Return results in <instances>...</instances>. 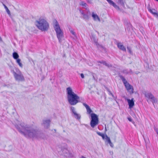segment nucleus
Masks as SVG:
<instances>
[{
    "mask_svg": "<svg viewBox=\"0 0 158 158\" xmlns=\"http://www.w3.org/2000/svg\"><path fill=\"white\" fill-rule=\"evenodd\" d=\"M155 130L157 134L158 135V129L157 128H155Z\"/></svg>",
    "mask_w": 158,
    "mask_h": 158,
    "instance_id": "58836bf2",
    "label": "nucleus"
},
{
    "mask_svg": "<svg viewBox=\"0 0 158 158\" xmlns=\"http://www.w3.org/2000/svg\"><path fill=\"white\" fill-rule=\"evenodd\" d=\"M53 26L56 32L57 37L59 42L61 43L62 41V39L64 37L63 30L61 29L59 24L56 20H55V21L53 23Z\"/></svg>",
    "mask_w": 158,
    "mask_h": 158,
    "instance_id": "20e7f679",
    "label": "nucleus"
},
{
    "mask_svg": "<svg viewBox=\"0 0 158 158\" xmlns=\"http://www.w3.org/2000/svg\"><path fill=\"white\" fill-rule=\"evenodd\" d=\"M97 134H98L100 136H101L103 134L102 133H101L99 132H97Z\"/></svg>",
    "mask_w": 158,
    "mask_h": 158,
    "instance_id": "c9c22d12",
    "label": "nucleus"
},
{
    "mask_svg": "<svg viewBox=\"0 0 158 158\" xmlns=\"http://www.w3.org/2000/svg\"><path fill=\"white\" fill-rule=\"evenodd\" d=\"M70 110L72 112V115L76 112L75 108L72 106L70 107Z\"/></svg>",
    "mask_w": 158,
    "mask_h": 158,
    "instance_id": "412c9836",
    "label": "nucleus"
},
{
    "mask_svg": "<svg viewBox=\"0 0 158 158\" xmlns=\"http://www.w3.org/2000/svg\"><path fill=\"white\" fill-rule=\"evenodd\" d=\"M93 40L97 47L100 49L103 50L104 51H106V48L103 46L99 44L97 40L94 37H93Z\"/></svg>",
    "mask_w": 158,
    "mask_h": 158,
    "instance_id": "f8f14e48",
    "label": "nucleus"
},
{
    "mask_svg": "<svg viewBox=\"0 0 158 158\" xmlns=\"http://www.w3.org/2000/svg\"><path fill=\"white\" fill-rule=\"evenodd\" d=\"M147 102L149 103L151 101L154 105V104L157 102V99L150 92L145 91L143 93Z\"/></svg>",
    "mask_w": 158,
    "mask_h": 158,
    "instance_id": "423d86ee",
    "label": "nucleus"
},
{
    "mask_svg": "<svg viewBox=\"0 0 158 158\" xmlns=\"http://www.w3.org/2000/svg\"><path fill=\"white\" fill-rule=\"evenodd\" d=\"M108 3L111 5L112 6L116 9L119 10V7L118 6L112 1L111 0H106Z\"/></svg>",
    "mask_w": 158,
    "mask_h": 158,
    "instance_id": "2eb2a0df",
    "label": "nucleus"
},
{
    "mask_svg": "<svg viewBox=\"0 0 158 158\" xmlns=\"http://www.w3.org/2000/svg\"><path fill=\"white\" fill-rule=\"evenodd\" d=\"M36 25L37 28L42 31H47L49 28L48 23L44 19L40 18L36 21Z\"/></svg>",
    "mask_w": 158,
    "mask_h": 158,
    "instance_id": "7ed1b4c3",
    "label": "nucleus"
},
{
    "mask_svg": "<svg viewBox=\"0 0 158 158\" xmlns=\"http://www.w3.org/2000/svg\"><path fill=\"white\" fill-rule=\"evenodd\" d=\"M108 91V94L110 95H111L112 96L114 99H115L116 98V97H115V96L113 94L111 93V91L109 89L107 90Z\"/></svg>",
    "mask_w": 158,
    "mask_h": 158,
    "instance_id": "393cba45",
    "label": "nucleus"
},
{
    "mask_svg": "<svg viewBox=\"0 0 158 158\" xmlns=\"http://www.w3.org/2000/svg\"><path fill=\"white\" fill-rule=\"evenodd\" d=\"M5 10H6V12H7V13L8 15H9V16H11L10 12V10L8 9V8H7V9H6Z\"/></svg>",
    "mask_w": 158,
    "mask_h": 158,
    "instance_id": "cd10ccee",
    "label": "nucleus"
},
{
    "mask_svg": "<svg viewBox=\"0 0 158 158\" xmlns=\"http://www.w3.org/2000/svg\"><path fill=\"white\" fill-rule=\"evenodd\" d=\"M87 2L89 3H92L93 0H86Z\"/></svg>",
    "mask_w": 158,
    "mask_h": 158,
    "instance_id": "f704fd0d",
    "label": "nucleus"
},
{
    "mask_svg": "<svg viewBox=\"0 0 158 158\" xmlns=\"http://www.w3.org/2000/svg\"><path fill=\"white\" fill-rule=\"evenodd\" d=\"M119 77L122 80L123 83L127 90L129 92L130 94H131L133 93L134 89L133 86L130 84L127 81L125 78L122 75H119Z\"/></svg>",
    "mask_w": 158,
    "mask_h": 158,
    "instance_id": "0eeeda50",
    "label": "nucleus"
},
{
    "mask_svg": "<svg viewBox=\"0 0 158 158\" xmlns=\"http://www.w3.org/2000/svg\"><path fill=\"white\" fill-rule=\"evenodd\" d=\"M123 72L126 74L132 73H133L131 69H130L129 71H128L127 70H123Z\"/></svg>",
    "mask_w": 158,
    "mask_h": 158,
    "instance_id": "4be33fe9",
    "label": "nucleus"
},
{
    "mask_svg": "<svg viewBox=\"0 0 158 158\" xmlns=\"http://www.w3.org/2000/svg\"><path fill=\"white\" fill-rule=\"evenodd\" d=\"M69 30L70 32L73 35L75 36H76V34L73 30L71 28H69Z\"/></svg>",
    "mask_w": 158,
    "mask_h": 158,
    "instance_id": "b1692460",
    "label": "nucleus"
},
{
    "mask_svg": "<svg viewBox=\"0 0 158 158\" xmlns=\"http://www.w3.org/2000/svg\"><path fill=\"white\" fill-rule=\"evenodd\" d=\"M134 99L132 98L131 100L128 99L127 101L129 106V108H132L134 105V102L133 101Z\"/></svg>",
    "mask_w": 158,
    "mask_h": 158,
    "instance_id": "4468645a",
    "label": "nucleus"
},
{
    "mask_svg": "<svg viewBox=\"0 0 158 158\" xmlns=\"http://www.w3.org/2000/svg\"><path fill=\"white\" fill-rule=\"evenodd\" d=\"M148 9L149 11L152 14L156 17L158 18V13L157 11L155 9H151L149 5L148 6Z\"/></svg>",
    "mask_w": 158,
    "mask_h": 158,
    "instance_id": "9b49d317",
    "label": "nucleus"
},
{
    "mask_svg": "<svg viewBox=\"0 0 158 158\" xmlns=\"http://www.w3.org/2000/svg\"><path fill=\"white\" fill-rule=\"evenodd\" d=\"M2 41V39L0 37V41Z\"/></svg>",
    "mask_w": 158,
    "mask_h": 158,
    "instance_id": "37998d69",
    "label": "nucleus"
},
{
    "mask_svg": "<svg viewBox=\"0 0 158 158\" xmlns=\"http://www.w3.org/2000/svg\"><path fill=\"white\" fill-rule=\"evenodd\" d=\"M118 2L121 4H123V0H118Z\"/></svg>",
    "mask_w": 158,
    "mask_h": 158,
    "instance_id": "72a5a7b5",
    "label": "nucleus"
},
{
    "mask_svg": "<svg viewBox=\"0 0 158 158\" xmlns=\"http://www.w3.org/2000/svg\"><path fill=\"white\" fill-rule=\"evenodd\" d=\"M79 5L84 7H86L87 6L86 3L84 1H81L79 3Z\"/></svg>",
    "mask_w": 158,
    "mask_h": 158,
    "instance_id": "aec40b11",
    "label": "nucleus"
},
{
    "mask_svg": "<svg viewBox=\"0 0 158 158\" xmlns=\"http://www.w3.org/2000/svg\"><path fill=\"white\" fill-rule=\"evenodd\" d=\"M86 110L88 113L89 114L92 112V110L91 109L90 107L86 109Z\"/></svg>",
    "mask_w": 158,
    "mask_h": 158,
    "instance_id": "bb28decb",
    "label": "nucleus"
},
{
    "mask_svg": "<svg viewBox=\"0 0 158 158\" xmlns=\"http://www.w3.org/2000/svg\"><path fill=\"white\" fill-rule=\"evenodd\" d=\"M51 121L49 119H44L42 121V126L45 129H48L50 127Z\"/></svg>",
    "mask_w": 158,
    "mask_h": 158,
    "instance_id": "9d476101",
    "label": "nucleus"
},
{
    "mask_svg": "<svg viewBox=\"0 0 158 158\" xmlns=\"http://www.w3.org/2000/svg\"><path fill=\"white\" fill-rule=\"evenodd\" d=\"M104 63L103 64L106 66L108 68L111 67L112 66V65L111 64L107 63L106 61H105V62H104Z\"/></svg>",
    "mask_w": 158,
    "mask_h": 158,
    "instance_id": "a878e982",
    "label": "nucleus"
},
{
    "mask_svg": "<svg viewBox=\"0 0 158 158\" xmlns=\"http://www.w3.org/2000/svg\"><path fill=\"white\" fill-rule=\"evenodd\" d=\"M83 104L85 107L86 109H87L89 107L88 105L85 103H83Z\"/></svg>",
    "mask_w": 158,
    "mask_h": 158,
    "instance_id": "7c9ffc66",
    "label": "nucleus"
},
{
    "mask_svg": "<svg viewBox=\"0 0 158 158\" xmlns=\"http://www.w3.org/2000/svg\"><path fill=\"white\" fill-rule=\"evenodd\" d=\"M109 143V144L110 146V147L112 148H113V147H114V145L113 144V143L111 142V141Z\"/></svg>",
    "mask_w": 158,
    "mask_h": 158,
    "instance_id": "2f4dec72",
    "label": "nucleus"
},
{
    "mask_svg": "<svg viewBox=\"0 0 158 158\" xmlns=\"http://www.w3.org/2000/svg\"><path fill=\"white\" fill-rule=\"evenodd\" d=\"M12 73L16 81H23L24 80V78L21 71L18 69H16L15 71H12Z\"/></svg>",
    "mask_w": 158,
    "mask_h": 158,
    "instance_id": "39448f33",
    "label": "nucleus"
},
{
    "mask_svg": "<svg viewBox=\"0 0 158 158\" xmlns=\"http://www.w3.org/2000/svg\"><path fill=\"white\" fill-rule=\"evenodd\" d=\"M91 120L90 122L91 126L94 128L98 123L99 120L98 116L94 113L91 114Z\"/></svg>",
    "mask_w": 158,
    "mask_h": 158,
    "instance_id": "6e6552de",
    "label": "nucleus"
},
{
    "mask_svg": "<svg viewBox=\"0 0 158 158\" xmlns=\"http://www.w3.org/2000/svg\"><path fill=\"white\" fill-rule=\"evenodd\" d=\"M67 99L69 103L71 105H75L79 102L80 98L73 92L72 88L69 87L66 89Z\"/></svg>",
    "mask_w": 158,
    "mask_h": 158,
    "instance_id": "f03ea898",
    "label": "nucleus"
},
{
    "mask_svg": "<svg viewBox=\"0 0 158 158\" xmlns=\"http://www.w3.org/2000/svg\"><path fill=\"white\" fill-rule=\"evenodd\" d=\"M79 11L81 14L83 16V18L85 20H88L90 15V13L89 10H80Z\"/></svg>",
    "mask_w": 158,
    "mask_h": 158,
    "instance_id": "1a4fd4ad",
    "label": "nucleus"
},
{
    "mask_svg": "<svg viewBox=\"0 0 158 158\" xmlns=\"http://www.w3.org/2000/svg\"><path fill=\"white\" fill-rule=\"evenodd\" d=\"M3 5L4 6V8H5V9H7L8 8L5 5V4H3Z\"/></svg>",
    "mask_w": 158,
    "mask_h": 158,
    "instance_id": "ea45409f",
    "label": "nucleus"
},
{
    "mask_svg": "<svg viewBox=\"0 0 158 158\" xmlns=\"http://www.w3.org/2000/svg\"><path fill=\"white\" fill-rule=\"evenodd\" d=\"M54 131H55V132L56 131V129H54Z\"/></svg>",
    "mask_w": 158,
    "mask_h": 158,
    "instance_id": "a18cd8bd",
    "label": "nucleus"
},
{
    "mask_svg": "<svg viewBox=\"0 0 158 158\" xmlns=\"http://www.w3.org/2000/svg\"><path fill=\"white\" fill-rule=\"evenodd\" d=\"M81 77L82 78H84V75L83 73H81Z\"/></svg>",
    "mask_w": 158,
    "mask_h": 158,
    "instance_id": "4c0bfd02",
    "label": "nucleus"
},
{
    "mask_svg": "<svg viewBox=\"0 0 158 158\" xmlns=\"http://www.w3.org/2000/svg\"><path fill=\"white\" fill-rule=\"evenodd\" d=\"M13 56L14 59H16L18 58L19 57V55L17 52H14L13 53Z\"/></svg>",
    "mask_w": 158,
    "mask_h": 158,
    "instance_id": "a211bd4d",
    "label": "nucleus"
},
{
    "mask_svg": "<svg viewBox=\"0 0 158 158\" xmlns=\"http://www.w3.org/2000/svg\"><path fill=\"white\" fill-rule=\"evenodd\" d=\"M128 120L130 121V122H131L132 121V119L131 118H128Z\"/></svg>",
    "mask_w": 158,
    "mask_h": 158,
    "instance_id": "a19ab883",
    "label": "nucleus"
},
{
    "mask_svg": "<svg viewBox=\"0 0 158 158\" xmlns=\"http://www.w3.org/2000/svg\"><path fill=\"white\" fill-rule=\"evenodd\" d=\"M105 61H103V60H102V61H98V63H101V64H104V62H105Z\"/></svg>",
    "mask_w": 158,
    "mask_h": 158,
    "instance_id": "e433bc0d",
    "label": "nucleus"
},
{
    "mask_svg": "<svg viewBox=\"0 0 158 158\" xmlns=\"http://www.w3.org/2000/svg\"><path fill=\"white\" fill-rule=\"evenodd\" d=\"M93 77L94 79V76H93Z\"/></svg>",
    "mask_w": 158,
    "mask_h": 158,
    "instance_id": "c03bdc74",
    "label": "nucleus"
},
{
    "mask_svg": "<svg viewBox=\"0 0 158 158\" xmlns=\"http://www.w3.org/2000/svg\"><path fill=\"white\" fill-rule=\"evenodd\" d=\"M101 136L102 137V138L103 139H105L106 135H105L104 134H102V135Z\"/></svg>",
    "mask_w": 158,
    "mask_h": 158,
    "instance_id": "473e14b6",
    "label": "nucleus"
},
{
    "mask_svg": "<svg viewBox=\"0 0 158 158\" xmlns=\"http://www.w3.org/2000/svg\"><path fill=\"white\" fill-rule=\"evenodd\" d=\"M127 49L128 52L129 53H131L132 52L131 50V49L129 47H127Z\"/></svg>",
    "mask_w": 158,
    "mask_h": 158,
    "instance_id": "c756f323",
    "label": "nucleus"
},
{
    "mask_svg": "<svg viewBox=\"0 0 158 158\" xmlns=\"http://www.w3.org/2000/svg\"><path fill=\"white\" fill-rule=\"evenodd\" d=\"M0 2L2 5L7 2V1L6 0H1Z\"/></svg>",
    "mask_w": 158,
    "mask_h": 158,
    "instance_id": "c85d7f7f",
    "label": "nucleus"
},
{
    "mask_svg": "<svg viewBox=\"0 0 158 158\" xmlns=\"http://www.w3.org/2000/svg\"><path fill=\"white\" fill-rule=\"evenodd\" d=\"M129 25H130L131 26V24H129Z\"/></svg>",
    "mask_w": 158,
    "mask_h": 158,
    "instance_id": "49530a36",
    "label": "nucleus"
},
{
    "mask_svg": "<svg viewBox=\"0 0 158 158\" xmlns=\"http://www.w3.org/2000/svg\"><path fill=\"white\" fill-rule=\"evenodd\" d=\"M92 16L94 20H98L99 21H100V19L97 14H94V13H93Z\"/></svg>",
    "mask_w": 158,
    "mask_h": 158,
    "instance_id": "dca6fc26",
    "label": "nucleus"
},
{
    "mask_svg": "<svg viewBox=\"0 0 158 158\" xmlns=\"http://www.w3.org/2000/svg\"><path fill=\"white\" fill-rule=\"evenodd\" d=\"M118 48L120 50L124 52H126V50L125 47L121 43H118L117 44Z\"/></svg>",
    "mask_w": 158,
    "mask_h": 158,
    "instance_id": "ddd939ff",
    "label": "nucleus"
},
{
    "mask_svg": "<svg viewBox=\"0 0 158 158\" xmlns=\"http://www.w3.org/2000/svg\"><path fill=\"white\" fill-rule=\"evenodd\" d=\"M105 142H107L108 143L111 141L110 138L108 137L106 135Z\"/></svg>",
    "mask_w": 158,
    "mask_h": 158,
    "instance_id": "5701e85b",
    "label": "nucleus"
},
{
    "mask_svg": "<svg viewBox=\"0 0 158 158\" xmlns=\"http://www.w3.org/2000/svg\"><path fill=\"white\" fill-rule=\"evenodd\" d=\"M17 60H16V62L19 65V66L20 67H23V64H22L20 62V61H21V60L19 59H16Z\"/></svg>",
    "mask_w": 158,
    "mask_h": 158,
    "instance_id": "6ab92c4d",
    "label": "nucleus"
},
{
    "mask_svg": "<svg viewBox=\"0 0 158 158\" xmlns=\"http://www.w3.org/2000/svg\"><path fill=\"white\" fill-rule=\"evenodd\" d=\"M80 158H86V157H84V156H81V157Z\"/></svg>",
    "mask_w": 158,
    "mask_h": 158,
    "instance_id": "79ce46f5",
    "label": "nucleus"
},
{
    "mask_svg": "<svg viewBox=\"0 0 158 158\" xmlns=\"http://www.w3.org/2000/svg\"><path fill=\"white\" fill-rule=\"evenodd\" d=\"M72 115L77 119L79 120L81 118V115L77 113V112L74 113Z\"/></svg>",
    "mask_w": 158,
    "mask_h": 158,
    "instance_id": "f3484780",
    "label": "nucleus"
},
{
    "mask_svg": "<svg viewBox=\"0 0 158 158\" xmlns=\"http://www.w3.org/2000/svg\"><path fill=\"white\" fill-rule=\"evenodd\" d=\"M14 126L19 132L27 138L44 139V134L23 122L15 123Z\"/></svg>",
    "mask_w": 158,
    "mask_h": 158,
    "instance_id": "f257e3e1",
    "label": "nucleus"
}]
</instances>
